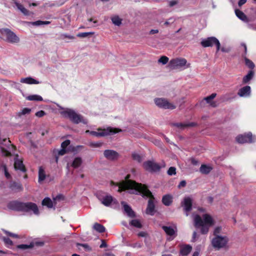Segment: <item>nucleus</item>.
Instances as JSON below:
<instances>
[{"instance_id": "1", "label": "nucleus", "mask_w": 256, "mask_h": 256, "mask_svg": "<svg viewBox=\"0 0 256 256\" xmlns=\"http://www.w3.org/2000/svg\"><path fill=\"white\" fill-rule=\"evenodd\" d=\"M129 176L126 177V180L122 181L118 186V192H121L127 190L130 194H140L142 196L150 198L146 212L147 214L154 216L155 210L156 200L152 192L148 189L145 185L136 183V182L129 180Z\"/></svg>"}, {"instance_id": "2", "label": "nucleus", "mask_w": 256, "mask_h": 256, "mask_svg": "<svg viewBox=\"0 0 256 256\" xmlns=\"http://www.w3.org/2000/svg\"><path fill=\"white\" fill-rule=\"evenodd\" d=\"M194 224L196 228L200 229L202 234H206L210 228L214 224V221L212 218L208 214H203L200 217L198 214H193Z\"/></svg>"}, {"instance_id": "3", "label": "nucleus", "mask_w": 256, "mask_h": 256, "mask_svg": "<svg viewBox=\"0 0 256 256\" xmlns=\"http://www.w3.org/2000/svg\"><path fill=\"white\" fill-rule=\"evenodd\" d=\"M8 207L10 210H14L26 212L32 211L35 214H39L38 209L36 204L30 202H22L13 201L8 204Z\"/></svg>"}, {"instance_id": "4", "label": "nucleus", "mask_w": 256, "mask_h": 256, "mask_svg": "<svg viewBox=\"0 0 256 256\" xmlns=\"http://www.w3.org/2000/svg\"><path fill=\"white\" fill-rule=\"evenodd\" d=\"M60 110V114L64 118H69L72 122L78 124L82 122L84 124L88 123V120L84 118L82 116L77 114L74 110L68 108H64L58 104Z\"/></svg>"}, {"instance_id": "5", "label": "nucleus", "mask_w": 256, "mask_h": 256, "mask_svg": "<svg viewBox=\"0 0 256 256\" xmlns=\"http://www.w3.org/2000/svg\"><path fill=\"white\" fill-rule=\"evenodd\" d=\"M168 67L171 69H185L190 67V64L187 63L186 59L177 58L171 60L168 63Z\"/></svg>"}, {"instance_id": "6", "label": "nucleus", "mask_w": 256, "mask_h": 256, "mask_svg": "<svg viewBox=\"0 0 256 256\" xmlns=\"http://www.w3.org/2000/svg\"><path fill=\"white\" fill-rule=\"evenodd\" d=\"M0 33L4 36V40L8 42L16 44L20 42L19 37L8 28H2Z\"/></svg>"}, {"instance_id": "7", "label": "nucleus", "mask_w": 256, "mask_h": 256, "mask_svg": "<svg viewBox=\"0 0 256 256\" xmlns=\"http://www.w3.org/2000/svg\"><path fill=\"white\" fill-rule=\"evenodd\" d=\"M98 132L92 131L90 134L96 137L104 136L108 135L113 134L122 132V130L116 128L108 127L106 128H98Z\"/></svg>"}, {"instance_id": "8", "label": "nucleus", "mask_w": 256, "mask_h": 256, "mask_svg": "<svg viewBox=\"0 0 256 256\" xmlns=\"http://www.w3.org/2000/svg\"><path fill=\"white\" fill-rule=\"evenodd\" d=\"M228 241V238L226 236H214L212 240V246L216 249L220 250L225 248Z\"/></svg>"}, {"instance_id": "9", "label": "nucleus", "mask_w": 256, "mask_h": 256, "mask_svg": "<svg viewBox=\"0 0 256 256\" xmlns=\"http://www.w3.org/2000/svg\"><path fill=\"white\" fill-rule=\"evenodd\" d=\"M144 168L147 171L150 172H154L158 171L161 168L165 166V164L162 162L160 166L154 161L148 160L143 164Z\"/></svg>"}, {"instance_id": "10", "label": "nucleus", "mask_w": 256, "mask_h": 256, "mask_svg": "<svg viewBox=\"0 0 256 256\" xmlns=\"http://www.w3.org/2000/svg\"><path fill=\"white\" fill-rule=\"evenodd\" d=\"M154 102L158 106L164 109L174 110L176 108L174 104L164 98H156L154 99Z\"/></svg>"}, {"instance_id": "11", "label": "nucleus", "mask_w": 256, "mask_h": 256, "mask_svg": "<svg viewBox=\"0 0 256 256\" xmlns=\"http://www.w3.org/2000/svg\"><path fill=\"white\" fill-rule=\"evenodd\" d=\"M201 44L204 47L212 46L214 44H216V52H218L220 50V42L215 37H210L203 40L201 42Z\"/></svg>"}, {"instance_id": "12", "label": "nucleus", "mask_w": 256, "mask_h": 256, "mask_svg": "<svg viewBox=\"0 0 256 256\" xmlns=\"http://www.w3.org/2000/svg\"><path fill=\"white\" fill-rule=\"evenodd\" d=\"M256 138L253 136L252 133L249 132L247 134H240L236 138V140L240 144L246 142H254Z\"/></svg>"}, {"instance_id": "13", "label": "nucleus", "mask_w": 256, "mask_h": 256, "mask_svg": "<svg viewBox=\"0 0 256 256\" xmlns=\"http://www.w3.org/2000/svg\"><path fill=\"white\" fill-rule=\"evenodd\" d=\"M6 142V144L4 142L3 145L6 146L8 150H6L3 147H0L1 152L3 156H10L12 154V153H13L14 151L15 150V146L10 144V140Z\"/></svg>"}, {"instance_id": "14", "label": "nucleus", "mask_w": 256, "mask_h": 256, "mask_svg": "<svg viewBox=\"0 0 256 256\" xmlns=\"http://www.w3.org/2000/svg\"><path fill=\"white\" fill-rule=\"evenodd\" d=\"M162 228L168 236V240H172L176 236L177 228L176 226H162Z\"/></svg>"}, {"instance_id": "15", "label": "nucleus", "mask_w": 256, "mask_h": 256, "mask_svg": "<svg viewBox=\"0 0 256 256\" xmlns=\"http://www.w3.org/2000/svg\"><path fill=\"white\" fill-rule=\"evenodd\" d=\"M98 200L100 201L102 204L106 206H110L112 204H117L118 202L116 199L108 194H106L104 196H98Z\"/></svg>"}, {"instance_id": "16", "label": "nucleus", "mask_w": 256, "mask_h": 256, "mask_svg": "<svg viewBox=\"0 0 256 256\" xmlns=\"http://www.w3.org/2000/svg\"><path fill=\"white\" fill-rule=\"evenodd\" d=\"M182 206L184 208V212H186V216L188 215V212L192 210V199L190 197H186L181 203Z\"/></svg>"}, {"instance_id": "17", "label": "nucleus", "mask_w": 256, "mask_h": 256, "mask_svg": "<svg viewBox=\"0 0 256 256\" xmlns=\"http://www.w3.org/2000/svg\"><path fill=\"white\" fill-rule=\"evenodd\" d=\"M104 157L110 160H114L118 158V154L115 150H105L104 152Z\"/></svg>"}, {"instance_id": "18", "label": "nucleus", "mask_w": 256, "mask_h": 256, "mask_svg": "<svg viewBox=\"0 0 256 256\" xmlns=\"http://www.w3.org/2000/svg\"><path fill=\"white\" fill-rule=\"evenodd\" d=\"M251 88L250 86H246L241 88L238 92V95L240 97H248L250 96Z\"/></svg>"}, {"instance_id": "19", "label": "nucleus", "mask_w": 256, "mask_h": 256, "mask_svg": "<svg viewBox=\"0 0 256 256\" xmlns=\"http://www.w3.org/2000/svg\"><path fill=\"white\" fill-rule=\"evenodd\" d=\"M122 204L123 206L125 212L127 214V215L130 218H133L135 216L134 212L132 210L131 208L128 204H127L124 202H122Z\"/></svg>"}, {"instance_id": "20", "label": "nucleus", "mask_w": 256, "mask_h": 256, "mask_svg": "<svg viewBox=\"0 0 256 256\" xmlns=\"http://www.w3.org/2000/svg\"><path fill=\"white\" fill-rule=\"evenodd\" d=\"M18 156H16L14 160V166L16 170H19L22 172L25 171L24 166L23 164L22 161L18 159Z\"/></svg>"}, {"instance_id": "21", "label": "nucleus", "mask_w": 256, "mask_h": 256, "mask_svg": "<svg viewBox=\"0 0 256 256\" xmlns=\"http://www.w3.org/2000/svg\"><path fill=\"white\" fill-rule=\"evenodd\" d=\"M172 125L175 126L180 130H184L185 128L188 126H196V124L195 122H189V123H174Z\"/></svg>"}, {"instance_id": "22", "label": "nucleus", "mask_w": 256, "mask_h": 256, "mask_svg": "<svg viewBox=\"0 0 256 256\" xmlns=\"http://www.w3.org/2000/svg\"><path fill=\"white\" fill-rule=\"evenodd\" d=\"M20 82L32 84H39L40 82L32 77H27L25 78H22L20 80Z\"/></svg>"}, {"instance_id": "23", "label": "nucleus", "mask_w": 256, "mask_h": 256, "mask_svg": "<svg viewBox=\"0 0 256 256\" xmlns=\"http://www.w3.org/2000/svg\"><path fill=\"white\" fill-rule=\"evenodd\" d=\"M216 94V93H213L210 96H206L204 98V100L206 101V102L208 104L212 107L216 106V102L212 101V100L215 98Z\"/></svg>"}, {"instance_id": "24", "label": "nucleus", "mask_w": 256, "mask_h": 256, "mask_svg": "<svg viewBox=\"0 0 256 256\" xmlns=\"http://www.w3.org/2000/svg\"><path fill=\"white\" fill-rule=\"evenodd\" d=\"M235 14L236 16L244 22H248V20L246 16L241 10L236 9Z\"/></svg>"}, {"instance_id": "25", "label": "nucleus", "mask_w": 256, "mask_h": 256, "mask_svg": "<svg viewBox=\"0 0 256 256\" xmlns=\"http://www.w3.org/2000/svg\"><path fill=\"white\" fill-rule=\"evenodd\" d=\"M17 8L26 16L29 15V11L26 9L22 4L18 3L16 0H13Z\"/></svg>"}, {"instance_id": "26", "label": "nucleus", "mask_w": 256, "mask_h": 256, "mask_svg": "<svg viewBox=\"0 0 256 256\" xmlns=\"http://www.w3.org/2000/svg\"><path fill=\"white\" fill-rule=\"evenodd\" d=\"M192 249V246L189 245L182 247L180 250V256H187L191 252Z\"/></svg>"}, {"instance_id": "27", "label": "nucleus", "mask_w": 256, "mask_h": 256, "mask_svg": "<svg viewBox=\"0 0 256 256\" xmlns=\"http://www.w3.org/2000/svg\"><path fill=\"white\" fill-rule=\"evenodd\" d=\"M172 198L169 194L165 195L163 196L162 201L163 204L166 206H170L172 202Z\"/></svg>"}, {"instance_id": "28", "label": "nucleus", "mask_w": 256, "mask_h": 256, "mask_svg": "<svg viewBox=\"0 0 256 256\" xmlns=\"http://www.w3.org/2000/svg\"><path fill=\"white\" fill-rule=\"evenodd\" d=\"M254 76V72L252 70H250L248 73L243 78L242 82L244 84L248 83L251 80Z\"/></svg>"}, {"instance_id": "29", "label": "nucleus", "mask_w": 256, "mask_h": 256, "mask_svg": "<svg viewBox=\"0 0 256 256\" xmlns=\"http://www.w3.org/2000/svg\"><path fill=\"white\" fill-rule=\"evenodd\" d=\"M26 100L31 101H42L43 98L40 96L38 94H33L28 96L26 98Z\"/></svg>"}, {"instance_id": "30", "label": "nucleus", "mask_w": 256, "mask_h": 256, "mask_svg": "<svg viewBox=\"0 0 256 256\" xmlns=\"http://www.w3.org/2000/svg\"><path fill=\"white\" fill-rule=\"evenodd\" d=\"M46 178V174L42 166L39 168L38 170V182H41Z\"/></svg>"}, {"instance_id": "31", "label": "nucleus", "mask_w": 256, "mask_h": 256, "mask_svg": "<svg viewBox=\"0 0 256 256\" xmlns=\"http://www.w3.org/2000/svg\"><path fill=\"white\" fill-rule=\"evenodd\" d=\"M111 20L115 26H120L122 24V19L118 16H114L111 18Z\"/></svg>"}, {"instance_id": "32", "label": "nucleus", "mask_w": 256, "mask_h": 256, "mask_svg": "<svg viewBox=\"0 0 256 256\" xmlns=\"http://www.w3.org/2000/svg\"><path fill=\"white\" fill-rule=\"evenodd\" d=\"M31 112V109L29 108H24L20 111L17 112L16 116L18 118H20L22 116L29 114Z\"/></svg>"}, {"instance_id": "33", "label": "nucleus", "mask_w": 256, "mask_h": 256, "mask_svg": "<svg viewBox=\"0 0 256 256\" xmlns=\"http://www.w3.org/2000/svg\"><path fill=\"white\" fill-rule=\"evenodd\" d=\"M42 204L46 206L48 208H52L53 206L52 200L48 198H46L43 200Z\"/></svg>"}, {"instance_id": "34", "label": "nucleus", "mask_w": 256, "mask_h": 256, "mask_svg": "<svg viewBox=\"0 0 256 256\" xmlns=\"http://www.w3.org/2000/svg\"><path fill=\"white\" fill-rule=\"evenodd\" d=\"M93 228L97 232L101 233L105 232L106 230L105 228L102 225L98 223L94 224Z\"/></svg>"}, {"instance_id": "35", "label": "nucleus", "mask_w": 256, "mask_h": 256, "mask_svg": "<svg viewBox=\"0 0 256 256\" xmlns=\"http://www.w3.org/2000/svg\"><path fill=\"white\" fill-rule=\"evenodd\" d=\"M200 170L202 174H208L210 172L212 168L210 166L202 164L201 166Z\"/></svg>"}, {"instance_id": "36", "label": "nucleus", "mask_w": 256, "mask_h": 256, "mask_svg": "<svg viewBox=\"0 0 256 256\" xmlns=\"http://www.w3.org/2000/svg\"><path fill=\"white\" fill-rule=\"evenodd\" d=\"M50 23L48 21H42V20H37L34 22H28V24H32L34 26H40L43 24H48Z\"/></svg>"}, {"instance_id": "37", "label": "nucleus", "mask_w": 256, "mask_h": 256, "mask_svg": "<svg viewBox=\"0 0 256 256\" xmlns=\"http://www.w3.org/2000/svg\"><path fill=\"white\" fill-rule=\"evenodd\" d=\"M82 160L81 158H76L74 160L72 164V166H73L74 168H78L82 164Z\"/></svg>"}, {"instance_id": "38", "label": "nucleus", "mask_w": 256, "mask_h": 256, "mask_svg": "<svg viewBox=\"0 0 256 256\" xmlns=\"http://www.w3.org/2000/svg\"><path fill=\"white\" fill-rule=\"evenodd\" d=\"M130 224L132 226L138 228H141L142 226L139 220L136 219L132 220L130 222Z\"/></svg>"}, {"instance_id": "39", "label": "nucleus", "mask_w": 256, "mask_h": 256, "mask_svg": "<svg viewBox=\"0 0 256 256\" xmlns=\"http://www.w3.org/2000/svg\"><path fill=\"white\" fill-rule=\"evenodd\" d=\"M132 157L134 160L138 162H141L142 160V157L139 154L136 152H134L132 154Z\"/></svg>"}, {"instance_id": "40", "label": "nucleus", "mask_w": 256, "mask_h": 256, "mask_svg": "<svg viewBox=\"0 0 256 256\" xmlns=\"http://www.w3.org/2000/svg\"><path fill=\"white\" fill-rule=\"evenodd\" d=\"M222 228L221 226H217L214 229L213 234L214 236H220V234L222 232Z\"/></svg>"}, {"instance_id": "41", "label": "nucleus", "mask_w": 256, "mask_h": 256, "mask_svg": "<svg viewBox=\"0 0 256 256\" xmlns=\"http://www.w3.org/2000/svg\"><path fill=\"white\" fill-rule=\"evenodd\" d=\"M34 244L32 243H31L30 244H20L18 246V248L22 250H26L30 248H32L34 246Z\"/></svg>"}, {"instance_id": "42", "label": "nucleus", "mask_w": 256, "mask_h": 256, "mask_svg": "<svg viewBox=\"0 0 256 256\" xmlns=\"http://www.w3.org/2000/svg\"><path fill=\"white\" fill-rule=\"evenodd\" d=\"M168 58L166 56H161L158 60V62L162 64H166L168 62Z\"/></svg>"}, {"instance_id": "43", "label": "nucleus", "mask_w": 256, "mask_h": 256, "mask_svg": "<svg viewBox=\"0 0 256 256\" xmlns=\"http://www.w3.org/2000/svg\"><path fill=\"white\" fill-rule=\"evenodd\" d=\"M94 34V32H80L78 33L77 34V36L79 38H86L90 35H92Z\"/></svg>"}, {"instance_id": "44", "label": "nucleus", "mask_w": 256, "mask_h": 256, "mask_svg": "<svg viewBox=\"0 0 256 256\" xmlns=\"http://www.w3.org/2000/svg\"><path fill=\"white\" fill-rule=\"evenodd\" d=\"M244 60L247 66L252 69L254 68V64L252 60H250L249 59L246 58H244Z\"/></svg>"}, {"instance_id": "45", "label": "nucleus", "mask_w": 256, "mask_h": 256, "mask_svg": "<svg viewBox=\"0 0 256 256\" xmlns=\"http://www.w3.org/2000/svg\"><path fill=\"white\" fill-rule=\"evenodd\" d=\"M2 231L4 232V234H6L8 236H10V237L16 238H20L18 234H14V233L9 232L7 231L6 230H2Z\"/></svg>"}, {"instance_id": "46", "label": "nucleus", "mask_w": 256, "mask_h": 256, "mask_svg": "<svg viewBox=\"0 0 256 256\" xmlns=\"http://www.w3.org/2000/svg\"><path fill=\"white\" fill-rule=\"evenodd\" d=\"M77 246H81L83 247L86 251L90 252L92 250L90 247L86 244H76Z\"/></svg>"}, {"instance_id": "47", "label": "nucleus", "mask_w": 256, "mask_h": 256, "mask_svg": "<svg viewBox=\"0 0 256 256\" xmlns=\"http://www.w3.org/2000/svg\"><path fill=\"white\" fill-rule=\"evenodd\" d=\"M176 168L172 166L169 168L168 170V174L170 176L176 174Z\"/></svg>"}, {"instance_id": "48", "label": "nucleus", "mask_w": 256, "mask_h": 256, "mask_svg": "<svg viewBox=\"0 0 256 256\" xmlns=\"http://www.w3.org/2000/svg\"><path fill=\"white\" fill-rule=\"evenodd\" d=\"M3 240L6 244L8 246H12L13 244L12 242L8 238H3Z\"/></svg>"}, {"instance_id": "49", "label": "nucleus", "mask_w": 256, "mask_h": 256, "mask_svg": "<svg viewBox=\"0 0 256 256\" xmlns=\"http://www.w3.org/2000/svg\"><path fill=\"white\" fill-rule=\"evenodd\" d=\"M70 140H66L64 142H62L61 144V148L66 149V147L70 144Z\"/></svg>"}, {"instance_id": "50", "label": "nucleus", "mask_w": 256, "mask_h": 256, "mask_svg": "<svg viewBox=\"0 0 256 256\" xmlns=\"http://www.w3.org/2000/svg\"><path fill=\"white\" fill-rule=\"evenodd\" d=\"M178 3V0H170L168 1V6L170 7H172Z\"/></svg>"}, {"instance_id": "51", "label": "nucleus", "mask_w": 256, "mask_h": 256, "mask_svg": "<svg viewBox=\"0 0 256 256\" xmlns=\"http://www.w3.org/2000/svg\"><path fill=\"white\" fill-rule=\"evenodd\" d=\"M3 168H4V174H5L6 177L8 179H10V174L8 172L6 166V165H4L3 166Z\"/></svg>"}, {"instance_id": "52", "label": "nucleus", "mask_w": 256, "mask_h": 256, "mask_svg": "<svg viewBox=\"0 0 256 256\" xmlns=\"http://www.w3.org/2000/svg\"><path fill=\"white\" fill-rule=\"evenodd\" d=\"M46 113L44 110H40L36 113V116L38 118H40L45 115Z\"/></svg>"}, {"instance_id": "53", "label": "nucleus", "mask_w": 256, "mask_h": 256, "mask_svg": "<svg viewBox=\"0 0 256 256\" xmlns=\"http://www.w3.org/2000/svg\"><path fill=\"white\" fill-rule=\"evenodd\" d=\"M11 186H14L16 188L19 190H22V189L21 185L20 184H16V182H13Z\"/></svg>"}, {"instance_id": "54", "label": "nucleus", "mask_w": 256, "mask_h": 256, "mask_svg": "<svg viewBox=\"0 0 256 256\" xmlns=\"http://www.w3.org/2000/svg\"><path fill=\"white\" fill-rule=\"evenodd\" d=\"M67 152L66 149L62 148L61 150L58 151V154L59 156H63Z\"/></svg>"}, {"instance_id": "55", "label": "nucleus", "mask_w": 256, "mask_h": 256, "mask_svg": "<svg viewBox=\"0 0 256 256\" xmlns=\"http://www.w3.org/2000/svg\"><path fill=\"white\" fill-rule=\"evenodd\" d=\"M174 22V20L172 18H170L168 20L166 21L164 24L166 26H168L170 25L171 24H172Z\"/></svg>"}, {"instance_id": "56", "label": "nucleus", "mask_w": 256, "mask_h": 256, "mask_svg": "<svg viewBox=\"0 0 256 256\" xmlns=\"http://www.w3.org/2000/svg\"><path fill=\"white\" fill-rule=\"evenodd\" d=\"M90 146L94 148H98L100 146L101 144L98 142H92L90 144Z\"/></svg>"}, {"instance_id": "57", "label": "nucleus", "mask_w": 256, "mask_h": 256, "mask_svg": "<svg viewBox=\"0 0 256 256\" xmlns=\"http://www.w3.org/2000/svg\"><path fill=\"white\" fill-rule=\"evenodd\" d=\"M186 186V182L185 180H182L178 184V188H180L182 187H184Z\"/></svg>"}, {"instance_id": "58", "label": "nucleus", "mask_w": 256, "mask_h": 256, "mask_svg": "<svg viewBox=\"0 0 256 256\" xmlns=\"http://www.w3.org/2000/svg\"><path fill=\"white\" fill-rule=\"evenodd\" d=\"M138 235L140 237H146L147 236V234L146 232H141L138 233Z\"/></svg>"}, {"instance_id": "59", "label": "nucleus", "mask_w": 256, "mask_h": 256, "mask_svg": "<svg viewBox=\"0 0 256 256\" xmlns=\"http://www.w3.org/2000/svg\"><path fill=\"white\" fill-rule=\"evenodd\" d=\"M62 36L64 38H68L70 39V40H74V36H73L67 35V34H64L62 35Z\"/></svg>"}, {"instance_id": "60", "label": "nucleus", "mask_w": 256, "mask_h": 256, "mask_svg": "<svg viewBox=\"0 0 256 256\" xmlns=\"http://www.w3.org/2000/svg\"><path fill=\"white\" fill-rule=\"evenodd\" d=\"M247 0H240L238 2V5L239 6H241L243 4L246 3Z\"/></svg>"}, {"instance_id": "61", "label": "nucleus", "mask_w": 256, "mask_h": 256, "mask_svg": "<svg viewBox=\"0 0 256 256\" xmlns=\"http://www.w3.org/2000/svg\"><path fill=\"white\" fill-rule=\"evenodd\" d=\"M132 246L133 248H141L142 245L140 243H136V244H132Z\"/></svg>"}, {"instance_id": "62", "label": "nucleus", "mask_w": 256, "mask_h": 256, "mask_svg": "<svg viewBox=\"0 0 256 256\" xmlns=\"http://www.w3.org/2000/svg\"><path fill=\"white\" fill-rule=\"evenodd\" d=\"M196 237H197V234L196 232H193V234H192V241L194 242L196 240Z\"/></svg>"}, {"instance_id": "63", "label": "nucleus", "mask_w": 256, "mask_h": 256, "mask_svg": "<svg viewBox=\"0 0 256 256\" xmlns=\"http://www.w3.org/2000/svg\"><path fill=\"white\" fill-rule=\"evenodd\" d=\"M55 6V4H54V3H46L44 4V6L46 7V6H50V7H52V6Z\"/></svg>"}, {"instance_id": "64", "label": "nucleus", "mask_w": 256, "mask_h": 256, "mask_svg": "<svg viewBox=\"0 0 256 256\" xmlns=\"http://www.w3.org/2000/svg\"><path fill=\"white\" fill-rule=\"evenodd\" d=\"M158 32V30H152L150 32V34H157Z\"/></svg>"}]
</instances>
